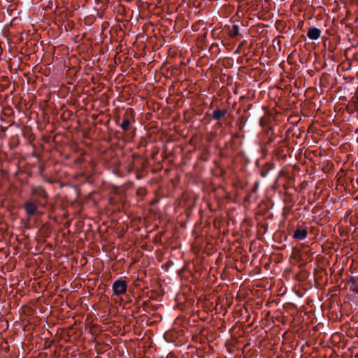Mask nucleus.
Masks as SVG:
<instances>
[{"mask_svg":"<svg viewBox=\"0 0 358 358\" xmlns=\"http://www.w3.org/2000/svg\"><path fill=\"white\" fill-rule=\"evenodd\" d=\"M143 171L142 170H137L136 178L141 179L143 177Z\"/></svg>","mask_w":358,"mask_h":358,"instance_id":"f8f14e48","label":"nucleus"},{"mask_svg":"<svg viewBox=\"0 0 358 358\" xmlns=\"http://www.w3.org/2000/svg\"><path fill=\"white\" fill-rule=\"evenodd\" d=\"M321 31L320 29L316 27H310L308 30L307 36L311 40H317L320 38Z\"/></svg>","mask_w":358,"mask_h":358,"instance_id":"39448f33","label":"nucleus"},{"mask_svg":"<svg viewBox=\"0 0 358 358\" xmlns=\"http://www.w3.org/2000/svg\"><path fill=\"white\" fill-rule=\"evenodd\" d=\"M258 185H259V183L257 182L255 183V187H253V189H252V192H255L257 189V188H258Z\"/></svg>","mask_w":358,"mask_h":358,"instance_id":"ddd939ff","label":"nucleus"},{"mask_svg":"<svg viewBox=\"0 0 358 358\" xmlns=\"http://www.w3.org/2000/svg\"><path fill=\"white\" fill-rule=\"evenodd\" d=\"M350 102L353 104L355 109L358 111V96H354Z\"/></svg>","mask_w":358,"mask_h":358,"instance_id":"9d476101","label":"nucleus"},{"mask_svg":"<svg viewBox=\"0 0 358 358\" xmlns=\"http://www.w3.org/2000/svg\"><path fill=\"white\" fill-rule=\"evenodd\" d=\"M137 194L143 197L146 194V190L145 188H139L137 190Z\"/></svg>","mask_w":358,"mask_h":358,"instance_id":"9b49d317","label":"nucleus"},{"mask_svg":"<svg viewBox=\"0 0 358 358\" xmlns=\"http://www.w3.org/2000/svg\"><path fill=\"white\" fill-rule=\"evenodd\" d=\"M135 111L133 108H129L126 110L125 117L124 118L122 122L120 124V128L124 131H130L131 130H135L131 124V120L132 122H135Z\"/></svg>","mask_w":358,"mask_h":358,"instance_id":"f257e3e1","label":"nucleus"},{"mask_svg":"<svg viewBox=\"0 0 358 358\" xmlns=\"http://www.w3.org/2000/svg\"><path fill=\"white\" fill-rule=\"evenodd\" d=\"M227 113V110L226 109L217 108L213 111L212 117L214 120L219 121L225 116Z\"/></svg>","mask_w":358,"mask_h":358,"instance_id":"0eeeda50","label":"nucleus"},{"mask_svg":"<svg viewBox=\"0 0 358 358\" xmlns=\"http://www.w3.org/2000/svg\"><path fill=\"white\" fill-rule=\"evenodd\" d=\"M229 34L231 38H236L240 34L239 26L237 24H234L229 29Z\"/></svg>","mask_w":358,"mask_h":358,"instance_id":"1a4fd4ad","label":"nucleus"},{"mask_svg":"<svg viewBox=\"0 0 358 358\" xmlns=\"http://www.w3.org/2000/svg\"><path fill=\"white\" fill-rule=\"evenodd\" d=\"M273 169V166L271 164H266L264 166L261 167L259 170L260 176L262 178H266L268 172Z\"/></svg>","mask_w":358,"mask_h":358,"instance_id":"6e6552de","label":"nucleus"},{"mask_svg":"<svg viewBox=\"0 0 358 358\" xmlns=\"http://www.w3.org/2000/svg\"><path fill=\"white\" fill-rule=\"evenodd\" d=\"M308 229L303 225L297 226L293 234V238L299 241L304 240L307 237Z\"/></svg>","mask_w":358,"mask_h":358,"instance_id":"7ed1b4c3","label":"nucleus"},{"mask_svg":"<svg viewBox=\"0 0 358 358\" xmlns=\"http://www.w3.org/2000/svg\"><path fill=\"white\" fill-rule=\"evenodd\" d=\"M24 209L28 215L32 216L37 210V206L34 202L29 201L24 203Z\"/></svg>","mask_w":358,"mask_h":358,"instance_id":"20e7f679","label":"nucleus"},{"mask_svg":"<svg viewBox=\"0 0 358 358\" xmlns=\"http://www.w3.org/2000/svg\"><path fill=\"white\" fill-rule=\"evenodd\" d=\"M127 283L121 278L116 280L113 285L112 289L115 295L120 296L124 294L127 291Z\"/></svg>","mask_w":358,"mask_h":358,"instance_id":"f03ea898","label":"nucleus"},{"mask_svg":"<svg viewBox=\"0 0 358 358\" xmlns=\"http://www.w3.org/2000/svg\"><path fill=\"white\" fill-rule=\"evenodd\" d=\"M33 194L40 198L46 199H48V193L45 189L41 186H38L33 189Z\"/></svg>","mask_w":358,"mask_h":358,"instance_id":"423d86ee","label":"nucleus"}]
</instances>
